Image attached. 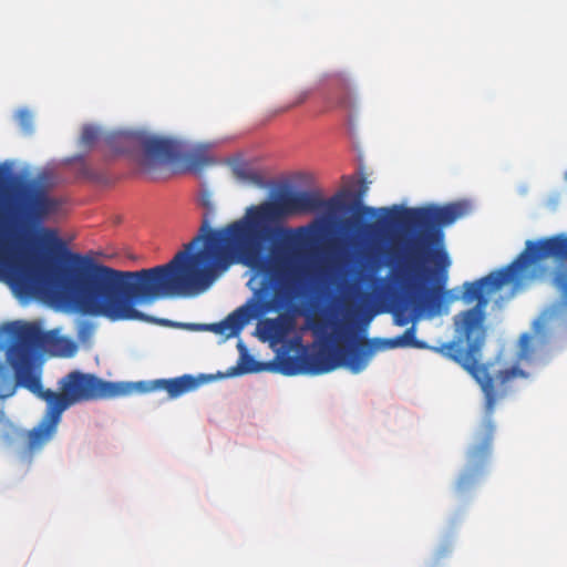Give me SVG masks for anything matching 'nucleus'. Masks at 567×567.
Segmentation results:
<instances>
[{
    "instance_id": "nucleus-1",
    "label": "nucleus",
    "mask_w": 567,
    "mask_h": 567,
    "mask_svg": "<svg viewBox=\"0 0 567 567\" xmlns=\"http://www.w3.org/2000/svg\"><path fill=\"white\" fill-rule=\"evenodd\" d=\"M341 194L328 199L318 190L281 194L276 202L250 206L229 225L213 229L204 214L198 234L165 265L136 271L111 268L82 255V315L110 321L154 319L140 311L138 303L159 299L193 297L207 290L219 271L243 262L265 272L277 288L275 296L292 301L301 296L309 279L327 274L326 259L315 258L302 267H290L291 246H310L320 240L326 220L317 219L297 228L272 229L281 216L322 212L333 215L343 209Z\"/></svg>"
},
{
    "instance_id": "nucleus-2",
    "label": "nucleus",
    "mask_w": 567,
    "mask_h": 567,
    "mask_svg": "<svg viewBox=\"0 0 567 567\" xmlns=\"http://www.w3.org/2000/svg\"><path fill=\"white\" fill-rule=\"evenodd\" d=\"M549 255L567 257V240L553 238L539 243H528L527 251L508 266L492 271L487 276L463 285L462 299L466 303L476 301L468 310L454 317L455 337L452 341L431 347L419 340L416 328L411 326L401 336L389 339H368L373 352L381 349L414 348L429 349L452 360L467 371L480 384L485 396L486 420L466 453V464L461 473L456 488L465 493L475 486L483 477L492 454V443L495 425L491 419L497 401L507 395L512 382L518 378L526 379L528 374L517 365L501 371H491V364L482 363V349L485 343L484 311L489 298L508 284L519 279V272L532 261Z\"/></svg>"
},
{
    "instance_id": "nucleus-3",
    "label": "nucleus",
    "mask_w": 567,
    "mask_h": 567,
    "mask_svg": "<svg viewBox=\"0 0 567 567\" xmlns=\"http://www.w3.org/2000/svg\"><path fill=\"white\" fill-rule=\"evenodd\" d=\"M3 350L22 388L48 403L47 413L31 430L14 426L6 420L8 432L4 440L9 445L14 441L21 442L18 456L27 463L53 440L61 415L66 409L83 402L125 396L134 389L130 383L106 381L93 373L74 370L59 381L60 392L44 390L41 365L38 362L40 354L52 352L72 357L76 351V344L54 331H44L39 322L12 321L0 327V351Z\"/></svg>"
},
{
    "instance_id": "nucleus-4",
    "label": "nucleus",
    "mask_w": 567,
    "mask_h": 567,
    "mask_svg": "<svg viewBox=\"0 0 567 567\" xmlns=\"http://www.w3.org/2000/svg\"><path fill=\"white\" fill-rule=\"evenodd\" d=\"M380 210L384 214V218L364 225L367 234L381 235L388 228L404 225L421 230L422 241L440 245L431 252L433 269L424 267L425 259L420 241L409 246L402 258L398 260L393 270V280L400 286L402 296L396 302V324L405 326L412 316L421 313L439 315L447 293L444 287L451 266L449 254L442 247L444 235L441 228L461 218L465 214V207L460 203H451L420 208L392 206Z\"/></svg>"
},
{
    "instance_id": "nucleus-5",
    "label": "nucleus",
    "mask_w": 567,
    "mask_h": 567,
    "mask_svg": "<svg viewBox=\"0 0 567 567\" xmlns=\"http://www.w3.org/2000/svg\"><path fill=\"white\" fill-rule=\"evenodd\" d=\"M311 329L317 336H324L328 341L349 342L355 337L352 323L347 319L343 322H333V333L326 336L327 324L313 322ZM371 341L359 339L355 342L341 344L334 349L320 347L318 350L302 358L305 371L311 374H323L337 368H347L352 373L363 371L373 355Z\"/></svg>"
},
{
    "instance_id": "nucleus-6",
    "label": "nucleus",
    "mask_w": 567,
    "mask_h": 567,
    "mask_svg": "<svg viewBox=\"0 0 567 567\" xmlns=\"http://www.w3.org/2000/svg\"><path fill=\"white\" fill-rule=\"evenodd\" d=\"M107 144L116 153H125L140 145L148 159L159 163L174 161L181 154V144L175 140L132 132L113 133L107 137Z\"/></svg>"
},
{
    "instance_id": "nucleus-7",
    "label": "nucleus",
    "mask_w": 567,
    "mask_h": 567,
    "mask_svg": "<svg viewBox=\"0 0 567 567\" xmlns=\"http://www.w3.org/2000/svg\"><path fill=\"white\" fill-rule=\"evenodd\" d=\"M19 196L18 215L25 225H40L60 207V202L49 195L45 185L34 179L21 187Z\"/></svg>"
},
{
    "instance_id": "nucleus-8",
    "label": "nucleus",
    "mask_w": 567,
    "mask_h": 567,
    "mask_svg": "<svg viewBox=\"0 0 567 567\" xmlns=\"http://www.w3.org/2000/svg\"><path fill=\"white\" fill-rule=\"evenodd\" d=\"M254 317V308L246 305L237 308L220 322L212 323L209 326H200L196 323H186L183 326L189 330L206 329L229 338L236 337Z\"/></svg>"
},
{
    "instance_id": "nucleus-9",
    "label": "nucleus",
    "mask_w": 567,
    "mask_h": 567,
    "mask_svg": "<svg viewBox=\"0 0 567 567\" xmlns=\"http://www.w3.org/2000/svg\"><path fill=\"white\" fill-rule=\"evenodd\" d=\"M553 238H560V239L567 240V236H563V235L553 236V237H548V238H542V239H538V240H527L526 241L525 250L523 252L527 251L528 243H539V241L549 240V239H553ZM550 257L555 258L558 261L557 266L555 267V269H554V271L551 274V285L556 289V291L558 292L561 303L565 307H567V257H558V256H555V255H549V256H546L544 258L534 260L526 268H524L519 272V276L525 270H527L532 265L537 264V262H539L542 260H545L547 258H550Z\"/></svg>"
},
{
    "instance_id": "nucleus-10",
    "label": "nucleus",
    "mask_w": 567,
    "mask_h": 567,
    "mask_svg": "<svg viewBox=\"0 0 567 567\" xmlns=\"http://www.w3.org/2000/svg\"><path fill=\"white\" fill-rule=\"evenodd\" d=\"M199 381L196 378L185 374L173 379L155 380L151 383L147 390H164L167 392L169 399H176L197 389Z\"/></svg>"
},
{
    "instance_id": "nucleus-11",
    "label": "nucleus",
    "mask_w": 567,
    "mask_h": 567,
    "mask_svg": "<svg viewBox=\"0 0 567 567\" xmlns=\"http://www.w3.org/2000/svg\"><path fill=\"white\" fill-rule=\"evenodd\" d=\"M367 190L368 186L365 181L362 179L360 189L357 194V200L354 203L358 206V209L351 221L363 235L368 237H375L377 235H369L364 231V225L370 224L367 221V219H372L375 217H379L375 221L383 219L384 214L380 210L381 208L377 209L374 207L360 205L361 198L367 193Z\"/></svg>"
},
{
    "instance_id": "nucleus-12",
    "label": "nucleus",
    "mask_w": 567,
    "mask_h": 567,
    "mask_svg": "<svg viewBox=\"0 0 567 567\" xmlns=\"http://www.w3.org/2000/svg\"><path fill=\"white\" fill-rule=\"evenodd\" d=\"M230 169L233 173V176L243 183H248L257 186L264 185V178L262 176L249 167V165L244 161H233L230 163Z\"/></svg>"
},
{
    "instance_id": "nucleus-13",
    "label": "nucleus",
    "mask_w": 567,
    "mask_h": 567,
    "mask_svg": "<svg viewBox=\"0 0 567 567\" xmlns=\"http://www.w3.org/2000/svg\"><path fill=\"white\" fill-rule=\"evenodd\" d=\"M13 373H14V380L6 371L4 365L2 363H0V399L1 400L11 398L16 393L18 386H22V384H20V382L18 380V377H17V373L14 370H13Z\"/></svg>"
},
{
    "instance_id": "nucleus-14",
    "label": "nucleus",
    "mask_w": 567,
    "mask_h": 567,
    "mask_svg": "<svg viewBox=\"0 0 567 567\" xmlns=\"http://www.w3.org/2000/svg\"><path fill=\"white\" fill-rule=\"evenodd\" d=\"M189 171L200 173L205 167L215 164L212 156L206 153H190L185 158Z\"/></svg>"
},
{
    "instance_id": "nucleus-15",
    "label": "nucleus",
    "mask_w": 567,
    "mask_h": 567,
    "mask_svg": "<svg viewBox=\"0 0 567 567\" xmlns=\"http://www.w3.org/2000/svg\"><path fill=\"white\" fill-rule=\"evenodd\" d=\"M42 241L48 245L51 249L63 250L64 243L58 237V234L53 229L42 230Z\"/></svg>"
},
{
    "instance_id": "nucleus-16",
    "label": "nucleus",
    "mask_w": 567,
    "mask_h": 567,
    "mask_svg": "<svg viewBox=\"0 0 567 567\" xmlns=\"http://www.w3.org/2000/svg\"><path fill=\"white\" fill-rule=\"evenodd\" d=\"M97 136H99V131L91 125H86L82 130L80 143L82 146L91 147L97 140Z\"/></svg>"
},
{
    "instance_id": "nucleus-17",
    "label": "nucleus",
    "mask_w": 567,
    "mask_h": 567,
    "mask_svg": "<svg viewBox=\"0 0 567 567\" xmlns=\"http://www.w3.org/2000/svg\"><path fill=\"white\" fill-rule=\"evenodd\" d=\"M16 118L24 132L30 133L32 131V114L28 110H20Z\"/></svg>"
},
{
    "instance_id": "nucleus-18",
    "label": "nucleus",
    "mask_w": 567,
    "mask_h": 567,
    "mask_svg": "<svg viewBox=\"0 0 567 567\" xmlns=\"http://www.w3.org/2000/svg\"><path fill=\"white\" fill-rule=\"evenodd\" d=\"M265 327L267 331L275 338H280L285 332L284 324L278 319L267 320L265 322Z\"/></svg>"
},
{
    "instance_id": "nucleus-19",
    "label": "nucleus",
    "mask_w": 567,
    "mask_h": 567,
    "mask_svg": "<svg viewBox=\"0 0 567 567\" xmlns=\"http://www.w3.org/2000/svg\"><path fill=\"white\" fill-rule=\"evenodd\" d=\"M338 101L340 105L348 107L351 105V99H350V87L348 83L342 81L339 92H338Z\"/></svg>"
},
{
    "instance_id": "nucleus-20",
    "label": "nucleus",
    "mask_w": 567,
    "mask_h": 567,
    "mask_svg": "<svg viewBox=\"0 0 567 567\" xmlns=\"http://www.w3.org/2000/svg\"><path fill=\"white\" fill-rule=\"evenodd\" d=\"M243 359L246 361L245 364L240 368L241 373H251L258 371L257 362L250 355H245Z\"/></svg>"
},
{
    "instance_id": "nucleus-21",
    "label": "nucleus",
    "mask_w": 567,
    "mask_h": 567,
    "mask_svg": "<svg viewBox=\"0 0 567 567\" xmlns=\"http://www.w3.org/2000/svg\"><path fill=\"white\" fill-rule=\"evenodd\" d=\"M309 95H310V91H301L300 93L297 94L296 100L293 101V103L288 105V106H286L285 109H282L281 112H286V111H288L289 109H291L293 106L302 104L303 102L307 101Z\"/></svg>"
},
{
    "instance_id": "nucleus-22",
    "label": "nucleus",
    "mask_w": 567,
    "mask_h": 567,
    "mask_svg": "<svg viewBox=\"0 0 567 567\" xmlns=\"http://www.w3.org/2000/svg\"><path fill=\"white\" fill-rule=\"evenodd\" d=\"M91 327L90 326H83L79 332V338L84 340L85 338H89L91 334Z\"/></svg>"
},
{
    "instance_id": "nucleus-23",
    "label": "nucleus",
    "mask_w": 567,
    "mask_h": 567,
    "mask_svg": "<svg viewBox=\"0 0 567 567\" xmlns=\"http://www.w3.org/2000/svg\"><path fill=\"white\" fill-rule=\"evenodd\" d=\"M522 339H523V341L528 342L529 337L527 334H524Z\"/></svg>"
},
{
    "instance_id": "nucleus-24",
    "label": "nucleus",
    "mask_w": 567,
    "mask_h": 567,
    "mask_svg": "<svg viewBox=\"0 0 567 567\" xmlns=\"http://www.w3.org/2000/svg\"><path fill=\"white\" fill-rule=\"evenodd\" d=\"M0 419H4V413L0 411Z\"/></svg>"
},
{
    "instance_id": "nucleus-25",
    "label": "nucleus",
    "mask_w": 567,
    "mask_h": 567,
    "mask_svg": "<svg viewBox=\"0 0 567 567\" xmlns=\"http://www.w3.org/2000/svg\"><path fill=\"white\" fill-rule=\"evenodd\" d=\"M364 299H370V295L369 293H364Z\"/></svg>"
}]
</instances>
